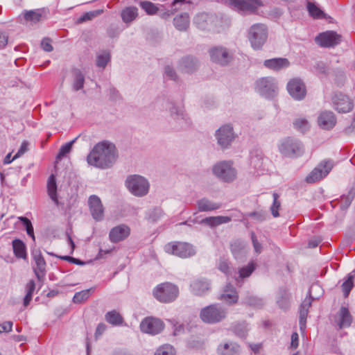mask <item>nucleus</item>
Segmentation results:
<instances>
[{"label": "nucleus", "instance_id": "14", "mask_svg": "<svg viewBox=\"0 0 355 355\" xmlns=\"http://www.w3.org/2000/svg\"><path fill=\"white\" fill-rule=\"evenodd\" d=\"M209 54L211 60L220 65H227L232 58V55L223 46H216L210 49Z\"/></svg>", "mask_w": 355, "mask_h": 355}, {"label": "nucleus", "instance_id": "48", "mask_svg": "<svg viewBox=\"0 0 355 355\" xmlns=\"http://www.w3.org/2000/svg\"><path fill=\"white\" fill-rule=\"evenodd\" d=\"M19 220L22 223V224L25 227L27 234L30 236L33 241H35V237L34 235V230L31 220L28 218L24 216L19 217Z\"/></svg>", "mask_w": 355, "mask_h": 355}, {"label": "nucleus", "instance_id": "9", "mask_svg": "<svg viewBox=\"0 0 355 355\" xmlns=\"http://www.w3.org/2000/svg\"><path fill=\"white\" fill-rule=\"evenodd\" d=\"M212 171L218 178L225 182H233L236 178V171L230 161H222L216 163L213 166Z\"/></svg>", "mask_w": 355, "mask_h": 355}, {"label": "nucleus", "instance_id": "19", "mask_svg": "<svg viewBox=\"0 0 355 355\" xmlns=\"http://www.w3.org/2000/svg\"><path fill=\"white\" fill-rule=\"evenodd\" d=\"M88 204L91 214L96 221H101L104 218V208L101 199L95 195L89 198Z\"/></svg>", "mask_w": 355, "mask_h": 355}, {"label": "nucleus", "instance_id": "25", "mask_svg": "<svg viewBox=\"0 0 355 355\" xmlns=\"http://www.w3.org/2000/svg\"><path fill=\"white\" fill-rule=\"evenodd\" d=\"M219 355H239L240 346L234 342H228L220 345L218 347Z\"/></svg>", "mask_w": 355, "mask_h": 355}, {"label": "nucleus", "instance_id": "10", "mask_svg": "<svg viewBox=\"0 0 355 355\" xmlns=\"http://www.w3.org/2000/svg\"><path fill=\"white\" fill-rule=\"evenodd\" d=\"M164 250L170 254H173L183 259L188 258L196 254V250L194 247L185 242H170L165 245Z\"/></svg>", "mask_w": 355, "mask_h": 355}, {"label": "nucleus", "instance_id": "22", "mask_svg": "<svg viewBox=\"0 0 355 355\" xmlns=\"http://www.w3.org/2000/svg\"><path fill=\"white\" fill-rule=\"evenodd\" d=\"M318 122L321 128L330 130L335 126L336 123V119L332 112L324 111L319 115Z\"/></svg>", "mask_w": 355, "mask_h": 355}, {"label": "nucleus", "instance_id": "51", "mask_svg": "<svg viewBox=\"0 0 355 355\" xmlns=\"http://www.w3.org/2000/svg\"><path fill=\"white\" fill-rule=\"evenodd\" d=\"M76 139H77V138L74 139L73 140H72L61 146V148H60L59 153L56 157L57 159H61L63 157H64L67 154H68L71 151V150L72 148V146Z\"/></svg>", "mask_w": 355, "mask_h": 355}, {"label": "nucleus", "instance_id": "1", "mask_svg": "<svg viewBox=\"0 0 355 355\" xmlns=\"http://www.w3.org/2000/svg\"><path fill=\"white\" fill-rule=\"evenodd\" d=\"M117 158L115 146L103 141L94 146L87 157V163L100 168H107L112 166Z\"/></svg>", "mask_w": 355, "mask_h": 355}, {"label": "nucleus", "instance_id": "29", "mask_svg": "<svg viewBox=\"0 0 355 355\" xmlns=\"http://www.w3.org/2000/svg\"><path fill=\"white\" fill-rule=\"evenodd\" d=\"M138 15V8L135 6L125 7L121 12L122 21L127 24H129L135 20Z\"/></svg>", "mask_w": 355, "mask_h": 355}, {"label": "nucleus", "instance_id": "27", "mask_svg": "<svg viewBox=\"0 0 355 355\" xmlns=\"http://www.w3.org/2000/svg\"><path fill=\"white\" fill-rule=\"evenodd\" d=\"M352 322V316L351 315L347 308L342 306L338 313L337 324L340 329L349 327Z\"/></svg>", "mask_w": 355, "mask_h": 355}, {"label": "nucleus", "instance_id": "57", "mask_svg": "<svg viewBox=\"0 0 355 355\" xmlns=\"http://www.w3.org/2000/svg\"><path fill=\"white\" fill-rule=\"evenodd\" d=\"M164 76L165 78L170 79L172 80H177L178 76L175 70L170 66H166L164 68Z\"/></svg>", "mask_w": 355, "mask_h": 355}, {"label": "nucleus", "instance_id": "34", "mask_svg": "<svg viewBox=\"0 0 355 355\" xmlns=\"http://www.w3.org/2000/svg\"><path fill=\"white\" fill-rule=\"evenodd\" d=\"M45 9L28 10L24 12V18L28 22L35 24L42 19L43 15H45Z\"/></svg>", "mask_w": 355, "mask_h": 355}, {"label": "nucleus", "instance_id": "62", "mask_svg": "<svg viewBox=\"0 0 355 355\" xmlns=\"http://www.w3.org/2000/svg\"><path fill=\"white\" fill-rule=\"evenodd\" d=\"M251 239H252V244H253V247H254V251L259 254L261 252V250H262V246L261 245V243H259L257 239V237L255 236V234L254 232H252L251 233Z\"/></svg>", "mask_w": 355, "mask_h": 355}, {"label": "nucleus", "instance_id": "12", "mask_svg": "<svg viewBox=\"0 0 355 355\" xmlns=\"http://www.w3.org/2000/svg\"><path fill=\"white\" fill-rule=\"evenodd\" d=\"M334 166L331 160L321 162L306 178L307 183H314L326 177Z\"/></svg>", "mask_w": 355, "mask_h": 355}, {"label": "nucleus", "instance_id": "50", "mask_svg": "<svg viewBox=\"0 0 355 355\" xmlns=\"http://www.w3.org/2000/svg\"><path fill=\"white\" fill-rule=\"evenodd\" d=\"M164 213L161 208L155 207L152 209H150L148 212V220L155 222L161 218L163 216Z\"/></svg>", "mask_w": 355, "mask_h": 355}, {"label": "nucleus", "instance_id": "26", "mask_svg": "<svg viewBox=\"0 0 355 355\" xmlns=\"http://www.w3.org/2000/svg\"><path fill=\"white\" fill-rule=\"evenodd\" d=\"M191 289L193 294L202 295L209 290V282L203 279H196L191 283Z\"/></svg>", "mask_w": 355, "mask_h": 355}, {"label": "nucleus", "instance_id": "6", "mask_svg": "<svg viewBox=\"0 0 355 355\" xmlns=\"http://www.w3.org/2000/svg\"><path fill=\"white\" fill-rule=\"evenodd\" d=\"M248 38L251 46L259 50L266 43L268 38V28L263 24H255L248 31Z\"/></svg>", "mask_w": 355, "mask_h": 355}, {"label": "nucleus", "instance_id": "63", "mask_svg": "<svg viewBox=\"0 0 355 355\" xmlns=\"http://www.w3.org/2000/svg\"><path fill=\"white\" fill-rule=\"evenodd\" d=\"M13 323L11 321H6L0 324V333L10 332L12 329Z\"/></svg>", "mask_w": 355, "mask_h": 355}, {"label": "nucleus", "instance_id": "47", "mask_svg": "<svg viewBox=\"0 0 355 355\" xmlns=\"http://www.w3.org/2000/svg\"><path fill=\"white\" fill-rule=\"evenodd\" d=\"M248 331V324L245 322L236 323L234 327V332L241 338L245 337Z\"/></svg>", "mask_w": 355, "mask_h": 355}, {"label": "nucleus", "instance_id": "59", "mask_svg": "<svg viewBox=\"0 0 355 355\" xmlns=\"http://www.w3.org/2000/svg\"><path fill=\"white\" fill-rule=\"evenodd\" d=\"M353 200V196L351 195L343 196L340 200V208L342 209H347L352 203Z\"/></svg>", "mask_w": 355, "mask_h": 355}, {"label": "nucleus", "instance_id": "60", "mask_svg": "<svg viewBox=\"0 0 355 355\" xmlns=\"http://www.w3.org/2000/svg\"><path fill=\"white\" fill-rule=\"evenodd\" d=\"M28 143L26 141H24L17 153L12 157V159H16L24 155L28 150Z\"/></svg>", "mask_w": 355, "mask_h": 355}, {"label": "nucleus", "instance_id": "21", "mask_svg": "<svg viewBox=\"0 0 355 355\" xmlns=\"http://www.w3.org/2000/svg\"><path fill=\"white\" fill-rule=\"evenodd\" d=\"M130 234V227L124 224L114 227L109 233V239L112 243H119L125 240Z\"/></svg>", "mask_w": 355, "mask_h": 355}, {"label": "nucleus", "instance_id": "13", "mask_svg": "<svg viewBox=\"0 0 355 355\" xmlns=\"http://www.w3.org/2000/svg\"><path fill=\"white\" fill-rule=\"evenodd\" d=\"M164 327L163 321L155 317H146L140 324V329L142 332L156 335L159 334Z\"/></svg>", "mask_w": 355, "mask_h": 355}, {"label": "nucleus", "instance_id": "53", "mask_svg": "<svg viewBox=\"0 0 355 355\" xmlns=\"http://www.w3.org/2000/svg\"><path fill=\"white\" fill-rule=\"evenodd\" d=\"M317 288H320V287L318 284H313L311 286V288L309 291V294L310 297L309 298L304 299V300L302 302V304L300 305V309L309 311V307L311 306V302H312L311 293L314 289H317Z\"/></svg>", "mask_w": 355, "mask_h": 355}, {"label": "nucleus", "instance_id": "42", "mask_svg": "<svg viewBox=\"0 0 355 355\" xmlns=\"http://www.w3.org/2000/svg\"><path fill=\"white\" fill-rule=\"evenodd\" d=\"M35 290V283L33 279H31L26 285V294L24 298V306H27L33 297V293Z\"/></svg>", "mask_w": 355, "mask_h": 355}, {"label": "nucleus", "instance_id": "35", "mask_svg": "<svg viewBox=\"0 0 355 355\" xmlns=\"http://www.w3.org/2000/svg\"><path fill=\"white\" fill-rule=\"evenodd\" d=\"M13 252L16 257L26 259L27 258L25 243L20 239H15L12 242Z\"/></svg>", "mask_w": 355, "mask_h": 355}, {"label": "nucleus", "instance_id": "4", "mask_svg": "<svg viewBox=\"0 0 355 355\" xmlns=\"http://www.w3.org/2000/svg\"><path fill=\"white\" fill-rule=\"evenodd\" d=\"M153 294L160 302L170 303L178 297L179 289L175 284L170 282H165L157 286L153 289Z\"/></svg>", "mask_w": 355, "mask_h": 355}, {"label": "nucleus", "instance_id": "16", "mask_svg": "<svg viewBox=\"0 0 355 355\" xmlns=\"http://www.w3.org/2000/svg\"><path fill=\"white\" fill-rule=\"evenodd\" d=\"M218 144L222 148H227L234 139L233 127L231 125L221 126L216 132Z\"/></svg>", "mask_w": 355, "mask_h": 355}, {"label": "nucleus", "instance_id": "52", "mask_svg": "<svg viewBox=\"0 0 355 355\" xmlns=\"http://www.w3.org/2000/svg\"><path fill=\"white\" fill-rule=\"evenodd\" d=\"M155 355H175V349L171 345H164L157 349Z\"/></svg>", "mask_w": 355, "mask_h": 355}, {"label": "nucleus", "instance_id": "54", "mask_svg": "<svg viewBox=\"0 0 355 355\" xmlns=\"http://www.w3.org/2000/svg\"><path fill=\"white\" fill-rule=\"evenodd\" d=\"M272 196H273V203H272V206L270 207V210H271L272 215L275 218H276L279 216L278 210L280 208L281 202L278 200L279 195L277 193H274L272 194Z\"/></svg>", "mask_w": 355, "mask_h": 355}, {"label": "nucleus", "instance_id": "44", "mask_svg": "<svg viewBox=\"0 0 355 355\" xmlns=\"http://www.w3.org/2000/svg\"><path fill=\"white\" fill-rule=\"evenodd\" d=\"M218 269L227 277L232 275V268L230 266V263L225 258H220L219 259Z\"/></svg>", "mask_w": 355, "mask_h": 355}, {"label": "nucleus", "instance_id": "18", "mask_svg": "<svg viewBox=\"0 0 355 355\" xmlns=\"http://www.w3.org/2000/svg\"><path fill=\"white\" fill-rule=\"evenodd\" d=\"M315 42L322 47H333L340 42V35L330 31L320 33L315 38Z\"/></svg>", "mask_w": 355, "mask_h": 355}, {"label": "nucleus", "instance_id": "5", "mask_svg": "<svg viewBox=\"0 0 355 355\" xmlns=\"http://www.w3.org/2000/svg\"><path fill=\"white\" fill-rule=\"evenodd\" d=\"M281 154L288 157H297L304 153V146L300 141L294 137L283 139L278 145Z\"/></svg>", "mask_w": 355, "mask_h": 355}, {"label": "nucleus", "instance_id": "31", "mask_svg": "<svg viewBox=\"0 0 355 355\" xmlns=\"http://www.w3.org/2000/svg\"><path fill=\"white\" fill-rule=\"evenodd\" d=\"M180 69L185 73H191L198 67V61L192 57L182 58L179 64Z\"/></svg>", "mask_w": 355, "mask_h": 355}, {"label": "nucleus", "instance_id": "43", "mask_svg": "<svg viewBox=\"0 0 355 355\" xmlns=\"http://www.w3.org/2000/svg\"><path fill=\"white\" fill-rule=\"evenodd\" d=\"M94 288H89L75 293L73 297V302L75 304H80L87 300L93 291Z\"/></svg>", "mask_w": 355, "mask_h": 355}, {"label": "nucleus", "instance_id": "15", "mask_svg": "<svg viewBox=\"0 0 355 355\" xmlns=\"http://www.w3.org/2000/svg\"><path fill=\"white\" fill-rule=\"evenodd\" d=\"M32 256L35 262V266H33L34 273L38 281L41 282L46 275V263L40 250L34 249Z\"/></svg>", "mask_w": 355, "mask_h": 355}, {"label": "nucleus", "instance_id": "38", "mask_svg": "<svg viewBox=\"0 0 355 355\" xmlns=\"http://www.w3.org/2000/svg\"><path fill=\"white\" fill-rule=\"evenodd\" d=\"M211 17L206 13L197 15L194 18V24L197 27L202 30L208 29L209 22L211 21Z\"/></svg>", "mask_w": 355, "mask_h": 355}, {"label": "nucleus", "instance_id": "37", "mask_svg": "<svg viewBox=\"0 0 355 355\" xmlns=\"http://www.w3.org/2000/svg\"><path fill=\"white\" fill-rule=\"evenodd\" d=\"M255 268L256 265L253 262L250 263L246 266L240 268L238 272V276H234V279L237 284H240L243 279L249 277L255 270Z\"/></svg>", "mask_w": 355, "mask_h": 355}, {"label": "nucleus", "instance_id": "28", "mask_svg": "<svg viewBox=\"0 0 355 355\" xmlns=\"http://www.w3.org/2000/svg\"><path fill=\"white\" fill-rule=\"evenodd\" d=\"M238 295L234 287L227 284L223 291V294L220 295V300L230 304H234L238 300Z\"/></svg>", "mask_w": 355, "mask_h": 355}, {"label": "nucleus", "instance_id": "64", "mask_svg": "<svg viewBox=\"0 0 355 355\" xmlns=\"http://www.w3.org/2000/svg\"><path fill=\"white\" fill-rule=\"evenodd\" d=\"M315 71L319 73H324L327 71V66L322 62H319L314 66Z\"/></svg>", "mask_w": 355, "mask_h": 355}, {"label": "nucleus", "instance_id": "32", "mask_svg": "<svg viewBox=\"0 0 355 355\" xmlns=\"http://www.w3.org/2000/svg\"><path fill=\"white\" fill-rule=\"evenodd\" d=\"M189 16L186 12L178 15L173 19V24L180 31H187L189 26Z\"/></svg>", "mask_w": 355, "mask_h": 355}, {"label": "nucleus", "instance_id": "55", "mask_svg": "<svg viewBox=\"0 0 355 355\" xmlns=\"http://www.w3.org/2000/svg\"><path fill=\"white\" fill-rule=\"evenodd\" d=\"M354 286L353 283V276H349L348 279L343 282L342 284V288L343 291L344 296L345 297H348L351 290Z\"/></svg>", "mask_w": 355, "mask_h": 355}, {"label": "nucleus", "instance_id": "49", "mask_svg": "<svg viewBox=\"0 0 355 355\" xmlns=\"http://www.w3.org/2000/svg\"><path fill=\"white\" fill-rule=\"evenodd\" d=\"M307 9L311 17L313 18H322L324 13L323 12L317 7L313 3L308 2L307 3Z\"/></svg>", "mask_w": 355, "mask_h": 355}, {"label": "nucleus", "instance_id": "24", "mask_svg": "<svg viewBox=\"0 0 355 355\" xmlns=\"http://www.w3.org/2000/svg\"><path fill=\"white\" fill-rule=\"evenodd\" d=\"M196 206L198 211L207 212L220 209L221 204L213 202L207 198H202L197 200Z\"/></svg>", "mask_w": 355, "mask_h": 355}, {"label": "nucleus", "instance_id": "41", "mask_svg": "<svg viewBox=\"0 0 355 355\" xmlns=\"http://www.w3.org/2000/svg\"><path fill=\"white\" fill-rule=\"evenodd\" d=\"M140 7L146 12L148 15H153L157 14L159 11V7H158L156 4L148 1H143L139 3Z\"/></svg>", "mask_w": 355, "mask_h": 355}, {"label": "nucleus", "instance_id": "23", "mask_svg": "<svg viewBox=\"0 0 355 355\" xmlns=\"http://www.w3.org/2000/svg\"><path fill=\"white\" fill-rule=\"evenodd\" d=\"M290 64L289 61L286 58H277L266 60L263 65L270 69L279 71L280 69L287 68Z\"/></svg>", "mask_w": 355, "mask_h": 355}, {"label": "nucleus", "instance_id": "45", "mask_svg": "<svg viewBox=\"0 0 355 355\" xmlns=\"http://www.w3.org/2000/svg\"><path fill=\"white\" fill-rule=\"evenodd\" d=\"M110 60V54L107 51L99 53L96 57L97 67L104 69Z\"/></svg>", "mask_w": 355, "mask_h": 355}, {"label": "nucleus", "instance_id": "7", "mask_svg": "<svg viewBox=\"0 0 355 355\" xmlns=\"http://www.w3.org/2000/svg\"><path fill=\"white\" fill-rule=\"evenodd\" d=\"M255 89L261 96L272 98L278 93L277 82L272 77L261 78L255 83Z\"/></svg>", "mask_w": 355, "mask_h": 355}, {"label": "nucleus", "instance_id": "20", "mask_svg": "<svg viewBox=\"0 0 355 355\" xmlns=\"http://www.w3.org/2000/svg\"><path fill=\"white\" fill-rule=\"evenodd\" d=\"M332 101L335 109L339 112H349L353 108V103L349 97L341 93L336 94Z\"/></svg>", "mask_w": 355, "mask_h": 355}, {"label": "nucleus", "instance_id": "17", "mask_svg": "<svg viewBox=\"0 0 355 355\" xmlns=\"http://www.w3.org/2000/svg\"><path fill=\"white\" fill-rule=\"evenodd\" d=\"M287 90L290 95L297 101L302 100L306 94L304 83L298 78H293L288 83Z\"/></svg>", "mask_w": 355, "mask_h": 355}, {"label": "nucleus", "instance_id": "33", "mask_svg": "<svg viewBox=\"0 0 355 355\" xmlns=\"http://www.w3.org/2000/svg\"><path fill=\"white\" fill-rule=\"evenodd\" d=\"M230 221L231 218L229 216H217L205 218L201 220V223L206 224L211 227H214Z\"/></svg>", "mask_w": 355, "mask_h": 355}, {"label": "nucleus", "instance_id": "61", "mask_svg": "<svg viewBox=\"0 0 355 355\" xmlns=\"http://www.w3.org/2000/svg\"><path fill=\"white\" fill-rule=\"evenodd\" d=\"M41 46L42 49L46 52H51L53 48L51 45V40L49 38H44L41 42Z\"/></svg>", "mask_w": 355, "mask_h": 355}, {"label": "nucleus", "instance_id": "58", "mask_svg": "<svg viewBox=\"0 0 355 355\" xmlns=\"http://www.w3.org/2000/svg\"><path fill=\"white\" fill-rule=\"evenodd\" d=\"M309 311L307 310H300V329L301 331H304L306 328V318L308 315Z\"/></svg>", "mask_w": 355, "mask_h": 355}, {"label": "nucleus", "instance_id": "8", "mask_svg": "<svg viewBox=\"0 0 355 355\" xmlns=\"http://www.w3.org/2000/svg\"><path fill=\"white\" fill-rule=\"evenodd\" d=\"M226 315L225 309L218 304H211L201 310L200 317L206 323L214 324L223 320Z\"/></svg>", "mask_w": 355, "mask_h": 355}, {"label": "nucleus", "instance_id": "46", "mask_svg": "<svg viewBox=\"0 0 355 355\" xmlns=\"http://www.w3.org/2000/svg\"><path fill=\"white\" fill-rule=\"evenodd\" d=\"M293 125L296 130L303 133L306 132L310 128L309 121L304 118L297 119L293 122Z\"/></svg>", "mask_w": 355, "mask_h": 355}, {"label": "nucleus", "instance_id": "40", "mask_svg": "<svg viewBox=\"0 0 355 355\" xmlns=\"http://www.w3.org/2000/svg\"><path fill=\"white\" fill-rule=\"evenodd\" d=\"M231 250L236 259L246 252V244L241 241H235L231 244Z\"/></svg>", "mask_w": 355, "mask_h": 355}, {"label": "nucleus", "instance_id": "2", "mask_svg": "<svg viewBox=\"0 0 355 355\" xmlns=\"http://www.w3.org/2000/svg\"><path fill=\"white\" fill-rule=\"evenodd\" d=\"M165 108L170 114V123L175 130L187 129L191 124V121L183 107L178 106L174 103L165 101Z\"/></svg>", "mask_w": 355, "mask_h": 355}, {"label": "nucleus", "instance_id": "36", "mask_svg": "<svg viewBox=\"0 0 355 355\" xmlns=\"http://www.w3.org/2000/svg\"><path fill=\"white\" fill-rule=\"evenodd\" d=\"M47 192L50 198L58 205L57 184L55 177L53 174L49 176L47 181Z\"/></svg>", "mask_w": 355, "mask_h": 355}, {"label": "nucleus", "instance_id": "39", "mask_svg": "<svg viewBox=\"0 0 355 355\" xmlns=\"http://www.w3.org/2000/svg\"><path fill=\"white\" fill-rule=\"evenodd\" d=\"M105 318L107 322L114 326L121 325L123 322L122 316L114 310L107 312Z\"/></svg>", "mask_w": 355, "mask_h": 355}, {"label": "nucleus", "instance_id": "11", "mask_svg": "<svg viewBox=\"0 0 355 355\" xmlns=\"http://www.w3.org/2000/svg\"><path fill=\"white\" fill-rule=\"evenodd\" d=\"M230 5L242 15L255 13L263 6L261 0H229Z\"/></svg>", "mask_w": 355, "mask_h": 355}, {"label": "nucleus", "instance_id": "3", "mask_svg": "<svg viewBox=\"0 0 355 355\" xmlns=\"http://www.w3.org/2000/svg\"><path fill=\"white\" fill-rule=\"evenodd\" d=\"M125 185L128 190L137 197L146 196L150 189L148 180L139 175H128L125 180Z\"/></svg>", "mask_w": 355, "mask_h": 355}, {"label": "nucleus", "instance_id": "30", "mask_svg": "<svg viewBox=\"0 0 355 355\" xmlns=\"http://www.w3.org/2000/svg\"><path fill=\"white\" fill-rule=\"evenodd\" d=\"M72 78V88L74 91H78L83 88L85 76L78 69H73L71 71Z\"/></svg>", "mask_w": 355, "mask_h": 355}, {"label": "nucleus", "instance_id": "56", "mask_svg": "<svg viewBox=\"0 0 355 355\" xmlns=\"http://www.w3.org/2000/svg\"><path fill=\"white\" fill-rule=\"evenodd\" d=\"M245 303L254 307H261L263 304V300L255 296L247 297Z\"/></svg>", "mask_w": 355, "mask_h": 355}]
</instances>
